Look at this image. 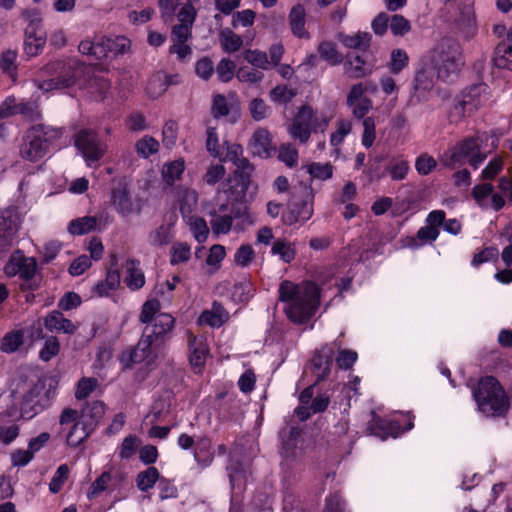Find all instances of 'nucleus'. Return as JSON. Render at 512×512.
Returning <instances> with one entry per match:
<instances>
[{
  "mask_svg": "<svg viewBox=\"0 0 512 512\" xmlns=\"http://www.w3.org/2000/svg\"><path fill=\"white\" fill-rule=\"evenodd\" d=\"M35 83L44 92L76 86L87 90L95 99H102L110 87L107 79L96 75L91 67L77 59L57 60L47 64Z\"/></svg>",
  "mask_w": 512,
  "mask_h": 512,
  "instance_id": "f257e3e1",
  "label": "nucleus"
},
{
  "mask_svg": "<svg viewBox=\"0 0 512 512\" xmlns=\"http://www.w3.org/2000/svg\"><path fill=\"white\" fill-rule=\"evenodd\" d=\"M159 311L160 302L157 299L148 300L143 304L139 319L142 323H152V329L148 333V328H146L145 335L139 340L136 347L122 353L120 361L123 367L129 368L134 364H143L146 369L152 370L156 366L157 355L153 343L168 334L175 324L172 315Z\"/></svg>",
  "mask_w": 512,
  "mask_h": 512,
  "instance_id": "f03ea898",
  "label": "nucleus"
},
{
  "mask_svg": "<svg viewBox=\"0 0 512 512\" xmlns=\"http://www.w3.org/2000/svg\"><path fill=\"white\" fill-rule=\"evenodd\" d=\"M279 297L284 303L288 318L295 323H304L318 308L320 290L316 284L309 281L301 284L283 281L279 286Z\"/></svg>",
  "mask_w": 512,
  "mask_h": 512,
  "instance_id": "7ed1b4c3",
  "label": "nucleus"
},
{
  "mask_svg": "<svg viewBox=\"0 0 512 512\" xmlns=\"http://www.w3.org/2000/svg\"><path fill=\"white\" fill-rule=\"evenodd\" d=\"M497 142V137L487 133L467 138L443 154V164L456 169L469 163L476 169L486 159L487 155L497 147Z\"/></svg>",
  "mask_w": 512,
  "mask_h": 512,
  "instance_id": "20e7f679",
  "label": "nucleus"
},
{
  "mask_svg": "<svg viewBox=\"0 0 512 512\" xmlns=\"http://www.w3.org/2000/svg\"><path fill=\"white\" fill-rule=\"evenodd\" d=\"M424 56L442 81L454 79L465 64L460 43L451 37L441 38Z\"/></svg>",
  "mask_w": 512,
  "mask_h": 512,
  "instance_id": "39448f33",
  "label": "nucleus"
},
{
  "mask_svg": "<svg viewBox=\"0 0 512 512\" xmlns=\"http://www.w3.org/2000/svg\"><path fill=\"white\" fill-rule=\"evenodd\" d=\"M473 397L478 410L485 416H502L510 407L509 398L503 386L493 376H486L479 380L473 389Z\"/></svg>",
  "mask_w": 512,
  "mask_h": 512,
  "instance_id": "423d86ee",
  "label": "nucleus"
},
{
  "mask_svg": "<svg viewBox=\"0 0 512 512\" xmlns=\"http://www.w3.org/2000/svg\"><path fill=\"white\" fill-rule=\"evenodd\" d=\"M16 393H20L18 409L23 420H31L43 412L51 405L53 398L51 390L46 389L44 382L40 380L24 381Z\"/></svg>",
  "mask_w": 512,
  "mask_h": 512,
  "instance_id": "0eeeda50",
  "label": "nucleus"
},
{
  "mask_svg": "<svg viewBox=\"0 0 512 512\" xmlns=\"http://www.w3.org/2000/svg\"><path fill=\"white\" fill-rule=\"evenodd\" d=\"M62 135V129L43 124L31 127L20 148L22 158L37 162L49 152L50 145Z\"/></svg>",
  "mask_w": 512,
  "mask_h": 512,
  "instance_id": "6e6552de",
  "label": "nucleus"
},
{
  "mask_svg": "<svg viewBox=\"0 0 512 512\" xmlns=\"http://www.w3.org/2000/svg\"><path fill=\"white\" fill-rule=\"evenodd\" d=\"M336 350L339 351L336 362L340 368L348 369L357 361L358 355L355 351L341 350L337 342L324 345L316 352L312 359L313 373L316 377V382L325 379L329 375Z\"/></svg>",
  "mask_w": 512,
  "mask_h": 512,
  "instance_id": "1a4fd4ad",
  "label": "nucleus"
},
{
  "mask_svg": "<svg viewBox=\"0 0 512 512\" xmlns=\"http://www.w3.org/2000/svg\"><path fill=\"white\" fill-rule=\"evenodd\" d=\"M328 124L329 118L327 116L315 112L311 107L305 105L298 110L292 123L287 128V132L292 139L305 144L312 132H324Z\"/></svg>",
  "mask_w": 512,
  "mask_h": 512,
  "instance_id": "9d476101",
  "label": "nucleus"
},
{
  "mask_svg": "<svg viewBox=\"0 0 512 512\" xmlns=\"http://www.w3.org/2000/svg\"><path fill=\"white\" fill-rule=\"evenodd\" d=\"M74 143L88 167L96 166L108 149L107 145L98 139L97 132L90 129L80 130L75 135Z\"/></svg>",
  "mask_w": 512,
  "mask_h": 512,
  "instance_id": "9b49d317",
  "label": "nucleus"
},
{
  "mask_svg": "<svg viewBox=\"0 0 512 512\" xmlns=\"http://www.w3.org/2000/svg\"><path fill=\"white\" fill-rule=\"evenodd\" d=\"M474 0H459L457 16L454 19L456 30L466 39L472 38L477 32V19Z\"/></svg>",
  "mask_w": 512,
  "mask_h": 512,
  "instance_id": "f8f14e48",
  "label": "nucleus"
},
{
  "mask_svg": "<svg viewBox=\"0 0 512 512\" xmlns=\"http://www.w3.org/2000/svg\"><path fill=\"white\" fill-rule=\"evenodd\" d=\"M20 226V217L12 209L0 212V253L9 249L16 240Z\"/></svg>",
  "mask_w": 512,
  "mask_h": 512,
  "instance_id": "ddd939ff",
  "label": "nucleus"
},
{
  "mask_svg": "<svg viewBox=\"0 0 512 512\" xmlns=\"http://www.w3.org/2000/svg\"><path fill=\"white\" fill-rule=\"evenodd\" d=\"M37 263L33 257H26L21 251H15L4 267L9 277L19 276L22 279H31L36 272Z\"/></svg>",
  "mask_w": 512,
  "mask_h": 512,
  "instance_id": "4468645a",
  "label": "nucleus"
},
{
  "mask_svg": "<svg viewBox=\"0 0 512 512\" xmlns=\"http://www.w3.org/2000/svg\"><path fill=\"white\" fill-rule=\"evenodd\" d=\"M187 343L190 364L196 373H201L209 355L206 339L202 336H195L191 332H187Z\"/></svg>",
  "mask_w": 512,
  "mask_h": 512,
  "instance_id": "2eb2a0df",
  "label": "nucleus"
},
{
  "mask_svg": "<svg viewBox=\"0 0 512 512\" xmlns=\"http://www.w3.org/2000/svg\"><path fill=\"white\" fill-rule=\"evenodd\" d=\"M17 114L23 115L31 120H36L41 115L36 103L17 101L14 97H8L0 105L1 117L7 118Z\"/></svg>",
  "mask_w": 512,
  "mask_h": 512,
  "instance_id": "dca6fc26",
  "label": "nucleus"
},
{
  "mask_svg": "<svg viewBox=\"0 0 512 512\" xmlns=\"http://www.w3.org/2000/svg\"><path fill=\"white\" fill-rule=\"evenodd\" d=\"M472 196L475 202L482 209H493L499 211L505 206V199L501 194L494 193V188L491 184L484 183L476 185L472 190Z\"/></svg>",
  "mask_w": 512,
  "mask_h": 512,
  "instance_id": "f3484780",
  "label": "nucleus"
},
{
  "mask_svg": "<svg viewBox=\"0 0 512 512\" xmlns=\"http://www.w3.org/2000/svg\"><path fill=\"white\" fill-rule=\"evenodd\" d=\"M111 204L115 211L123 217L139 212V209L133 203L128 185L125 182H119L112 188Z\"/></svg>",
  "mask_w": 512,
  "mask_h": 512,
  "instance_id": "a211bd4d",
  "label": "nucleus"
},
{
  "mask_svg": "<svg viewBox=\"0 0 512 512\" xmlns=\"http://www.w3.org/2000/svg\"><path fill=\"white\" fill-rule=\"evenodd\" d=\"M46 43V34L39 22H30L25 30L24 51L33 57L38 55Z\"/></svg>",
  "mask_w": 512,
  "mask_h": 512,
  "instance_id": "6ab92c4d",
  "label": "nucleus"
},
{
  "mask_svg": "<svg viewBox=\"0 0 512 512\" xmlns=\"http://www.w3.org/2000/svg\"><path fill=\"white\" fill-rule=\"evenodd\" d=\"M249 147L253 155L263 159L272 157L276 152V148L272 143L271 134L265 128H259L253 133Z\"/></svg>",
  "mask_w": 512,
  "mask_h": 512,
  "instance_id": "aec40b11",
  "label": "nucleus"
},
{
  "mask_svg": "<svg viewBox=\"0 0 512 512\" xmlns=\"http://www.w3.org/2000/svg\"><path fill=\"white\" fill-rule=\"evenodd\" d=\"M413 423L409 421L406 428L402 429L397 421L391 420H382L379 417H376V415L373 413L372 421L369 425L370 432L381 438L382 440H385L387 437H398L401 433L404 431H408L412 429Z\"/></svg>",
  "mask_w": 512,
  "mask_h": 512,
  "instance_id": "412c9836",
  "label": "nucleus"
},
{
  "mask_svg": "<svg viewBox=\"0 0 512 512\" xmlns=\"http://www.w3.org/2000/svg\"><path fill=\"white\" fill-rule=\"evenodd\" d=\"M120 279L121 277L118 268L114 267V264H112L106 272L105 279L97 282L93 286L91 296L100 298L110 296L118 289Z\"/></svg>",
  "mask_w": 512,
  "mask_h": 512,
  "instance_id": "4be33fe9",
  "label": "nucleus"
},
{
  "mask_svg": "<svg viewBox=\"0 0 512 512\" xmlns=\"http://www.w3.org/2000/svg\"><path fill=\"white\" fill-rule=\"evenodd\" d=\"M175 219L162 223L155 229L151 230L147 236L148 244L153 248H162L168 245L174 238Z\"/></svg>",
  "mask_w": 512,
  "mask_h": 512,
  "instance_id": "5701e85b",
  "label": "nucleus"
},
{
  "mask_svg": "<svg viewBox=\"0 0 512 512\" xmlns=\"http://www.w3.org/2000/svg\"><path fill=\"white\" fill-rule=\"evenodd\" d=\"M191 34H187L186 29H172L171 40L172 45L169 47V52L175 54L177 59L183 61L190 57L192 49L187 41L190 39Z\"/></svg>",
  "mask_w": 512,
  "mask_h": 512,
  "instance_id": "b1692460",
  "label": "nucleus"
},
{
  "mask_svg": "<svg viewBox=\"0 0 512 512\" xmlns=\"http://www.w3.org/2000/svg\"><path fill=\"white\" fill-rule=\"evenodd\" d=\"M437 72L432 65L427 64V58L422 57L420 67L415 75V89L429 91L435 84Z\"/></svg>",
  "mask_w": 512,
  "mask_h": 512,
  "instance_id": "393cba45",
  "label": "nucleus"
},
{
  "mask_svg": "<svg viewBox=\"0 0 512 512\" xmlns=\"http://www.w3.org/2000/svg\"><path fill=\"white\" fill-rule=\"evenodd\" d=\"M44 325L51 332L73 334L76 331V326L59 311L49 313L44 319Z\"/></svg>",
  "mask_w": 512,
  "mask_h": 512,
  "instance_id": "a878e982",
  "label": "nucleus"
},
{
  "mask_svg": "<svg viewBox=\"0 0 512 512\" xmlns=\"http://www.w3.org/2000/svg\"><path fill=\"white\" fill-rule=\"evenodd\" d=\"M185 171V161L178 158L163 164L161 168V178L167 186H173L176 181L181 179Z\"/></svg>",
  "mask_w": 512,
  "mask_h": 512,
  "instance_id": "bb28decb",
  "label": "nucleus"
},
{
  "mask_svg": "<svg viewBox=\"0 0 512 512\" xmlns=\"http://www.w3.org/2000/svg\"><path fill=\"white\" fill-rule=\"evenodd\" d=\"M229 318V314L219 303H213L210 310H205L198 318L200 325H209L211 327H220Z\"/></svg>",
  "mask_w": 512,
  "mask_h": 512,
  "instance_id": "cd10ccee",
  "label": "nucleus"
},
{
  "mask_svg": "<svg viewBox=\"0 0 512 512\" xmlns=\"http://www.w3.org/2000/svg\"><path fill=\"white\" fill-rule=\"evenodd\" d=\"M178 203L183 219L193 215L198 205V193L191 188H181L178 191Z\"/></svg>",
  "mask_w": 512,
  "mask_h": 512,
  "instance_id": "c85d7f7f",
  "label": "nucleus"
},
{
  "mask_svg": "<svg viewBox=\"0 0 512 512\" xmlns=\"http://www.w3.org/2000/svg\"><path fill=\"white\" fill-rule=\"evenodd\" d=\"M193 456L195 461L203 467H207L211 464L213 460V452L211 440L208 437L199 436L196 438Z\"/></svg>",
  "mask_w": 512,
  "mask_h": 512,
  "instance_id": "c756f323",
  "label": "nucleus"
},
{
  "mask_svg": "<svg viewBox=\"0 0 512 512\" xmlns=\"http://www.w3.org/2000/svg\"><path fill=\"white\" fill-rule=\"evenodd\" d=\"M126 276L125 283L131 290H138L145 284V276L140 269L139 261L129 259L125 264Z\"/></svg>",
  "mask_w": 512,
  "mask_h": 512,
  "instance_id": "7c9ffc66",
  "label": "nucleus"
},
{
  "mask_svg": "<svg viewBox=\"0 0 512 512\" xmlns=\"http://www.w3.org/2000/svg\"><path fill=\"white\" fill-rule=\"evenodd\" d=\"M226 146V155L221 158H219L222 161H230L232 162L237 168L242 169L243 171L247 172L251 170V165L243 156V148L239 144H228L225 143Z\"/></svg>",
  "mask_w": 512,
  "mask_h": 512,
  "instance_id": "2f4dec72",
  "label": "nucleus"
},
{
  "mask_svg": "<svg viewBox=\"0 0 512 512\" xmlns=\"http://www.w3.org/2000/svg\"><path fill=\"white\" fill-rule=\"evenodd\" d=\"M92 430L91 425L79 419L71 426L66 435L67 444L72 447H77L90 435Z\"/></svg>",
  "mask_w": 512,
  "mask_h": 512,
  "instance_id": "473e14b6",
  "label": "nucleus"
},
{
  "mask_svg": "<svg viewBox=\"0 0 512 512\" xmlns=\"http://www.w3.org/2000/svg\"><path fill=\"white\" fill-rule=\"evenodd\" d=\"M104 414V403L101 401H93L83 408L79 419L85 421L94 429L95 425L103 418Z\"/></svg>",
  "mask_w": 512,
  "mask_h": 512,
  "instance_id": "72a5a7b5",
  "label": "nucleus"
},
{
  "mask_svg": "<svg viewBox=\"0 0 512 512\" xmlns=\"http://www.w3.org/2000/svg\"><path fill=\"white\" fill-rule=\"evenodd\" d=\"M186 224L189 227L190 232L192 233L194 239L198 243H204L209 235V227L206 221L198 217L196 215H191L189 217L184 218Z\"/></svg>",
  "mask_w": 512,
  "mask_h": 512,
  "instance_id": "f704fd0d",
  "label": "nucleus"
},
{
  "mask_svg": "<svg viewBox=\"0 0 512 512\" xmlns=\"http://www.w3.org/2000/svg\"><path fill=\"white\" fill-rule=\"evenodd\" d=\"M99 221L93 216H84L72 220L68 225V231L72 235H83L98 229Z\"/></svg>",
  "mask_w": 512,
  "mask_h": 512,
  "instance_id": "c9c22d12",
  "label": "nucleus"
},
{
  "mask_svg": "<svg viewBox=\"0 0 512 512\" xmlns=\"http://www.w3.org/2000/svg\"><path fill=\"white\" fill-rule=\"evenodd\" d=\"M493 60L496 67L512 70V42L502 41L495 49Z\"/></svg>",
  "mask_w": 512,
  "mask_h": 512,
  "instance_id": "e433bc0d",
  "label": "nucleus"
},
{
  "mask_svg": "<svg viewBox=\"0 0 512 512\" xmlns=\"http://www.w3.org/2000/svg\"><path fill=\"white\" fill-rule=\"evenodd\" d=\"M103 47L106 48V57L109 54H124L130 49V40L125 36L102 37Z\"/></svg>",
  "mask_w": 512,
  "mask_h": 512,
  "instance_id": "4c0bfd02",
  "label": "nucleus"
},
{
  "mask_svg": "<svg viewBox=\"0 0 512 512\" xmlns=\"http://www.w3.org/2000/svg\"><path fill=\"white\" fill-rule=\"evenodd\" d=\"M24 332L21 329H15L7 332L1 339L0 350L4 353L11 354L16 352L23 344Z\"/></svg>",
  "mask_w": 512,
  "mask_h": 512,
  "instance_id": "58836bf2",
  "label": "nucleus"
},
{
  "mask_svg": "<svg viewBox=\"0 0 512 512\" xmlns=\"http://www.w3.org/2000/svg\"><path fill=\"white\" fill-rule=\"evenodd\" d=\"M289 22L295 36L302 38L308 35L305 30V10L301 5L298 4L291 9Z\"/></svg>",
  "mask_w": 512,
  "mask_h": 512,
  "instance_id": "ea45409f",
  "label": "nucleus"
},
{
  "mask_svg": "<svg viewBox=\"0 0 512 512\" xmlns=\"http://www.w3.org/2000/svg\"><path fill=\"white\" fill-rule=\"evenodd\" d=\"M299 436L300 429L297 427L285 428L280 432L282 451L287 457L294 454Z\"/></svg>",
  "mask_w": 512,
  "mask_h": 512,
  "instance_id": "a19ab883",
  "label": "nucleus"
},
{
  "mask_svg": "<svg viewBox=\"0 0 512 512\" xmlns=\"http://www.w3.org/2000/svg\"><path fill=\"white\" fill-rule=\"evenodd\" d=\"M208 214L212 216L210 225L213 234L218 236L227 234L231 230L233 218L230 215H219L215 208L208 211Z\"/></svg>",
  "mask_w": 512,
  "mask_h": 512,
  "instance_id": "79ce46f5",
  "label": "nucleus"
},
{
  "mask_svg": "<svg viewBox=\"0 0 512 512\" xmlns=\"http://www.w3.org/2000/svg\"><path fill=\"white\" fill-rule=\"evenodd\" d=\"M196 15V9L191 3L184 4L177 14L179 24L175 25L173 29H186L187 34H191Z\"/></svg>",
  "mask_w": 512,
  "mask_h": 512,
  "instance_id": "37998d69",
  "label": "nucleus"
},
{
  "mask_svg": "<svg viewBox=\"0 0 512 512\" xmlns=\"http://www.w3.org/2000/svg\"><path fill=\"white\" fill-rule=\"evenodd\" d=\"M338 40L348 48L360 49L369 45L371 35L367 32H358L355 35L338 34Z\"/></svg>",
  "mask_w": 512,
  "mask_h": 512,
  "instance_id": "c03bdc74",
  "label": "nucleus"
},
{
  "mask_svg": "<svg viewBox=\"0 0 512 512\" xmlns=\"http://www.w3.org/2000/svg\"><path fill=\"white\" fill-rule=\"evenodd\" d=\"M320 57L330 65H337L342 62L343 56L338 52L336 44L331 41H323L318 46Z\"/></svg>",
  "mask_w": 512,
  "mask_h": 512,
  "instance_id": "a18cd8bd",
  "label": "nucleus"
},
{
  "mask_svg": "<svg viewBox=\"0 0 512 512\" xmlns=\"http://www.w3.org/2000/svg\"><path fill=\"white\" fill-rule=\"evenodd\" d=\"M219 40L223 50L228 53L238 51L243 43L242 37L230 29L222 30L220 32Z\"/></svg>",
  "mask_w": 512,
  "mask_h": 512,
  "instance_id": "49530a36",
  "label": "nucleus"
},
{
  "mask_svg": "<svg viewBox=\"0 0 512 512\" xmlns=\"http://www.w3.org/2000/svg\"><path fill=\"white\" fill-rule=\"evenodd\" d=\"M113 482L112 471H104L92 484L88 492V498L92 499L100 495L102 492L110 489Z\"/></svg>",
  "mask_w": 512,
  "mask_h": 512,
  "instance_id": "de8ad7c7",
  "label": "nucleus"
},
{
  "mask_svg": "<svg viewBox=\"0 0 512 512\" xmlns=\"http://www.w3.org/2000/svg\"><path fill=\"white\" fill-rule=\"evenodd\" d=\"M159 142L152 136L145 135L135 143V150L142 158H148L159 151Z\"/></svg>",
  "mask_w": 512,
  "mask_h": 512,
  "instance_id": "09e8293b",
  "label": "nucleus"
},
{
  "mask_svg": "<svg viewBox=\"0 0 512 512\" xmlns=\"http://www.w3.org/2000/svg\"><path fill=\"white\" fill-rule=\"evenodd\" d=\"M159 479V471L155 467H149L137 475L136 484L139 490L146 492L151 489Z\"/></svg>",
  "mask_w": 512,
  "mask_h": 512,
  "instance_id": "8fccbe9b",
  "label": "nucleus"
},
{
  "mask_svg": "<svg viewBox=\"0 0 512 512\" xmlns=\"http://www.w3.org/2000/svg\"><path fill=\"white\" fill-rule=\"evenodd\" d=\"M191 258V247L185 242H176L170 248V263L178 265L186 263Z\"/></svg>",
  "mask_w": 512,
  "mask_h": 512,
  "instance_id": "3c124183",
  "label": "nucleus"
},
{
  "mask_svg": "<svg viewBox=\"0 0 512 512\" xmlns=\"http://www.w3.org/2000/svg\"><path fill=\"white\" fill-rule=\"evenodd\" d=\"M410 170L409 162L403 157L398 156L391 160L388 172L392 180L400 181L406 178Z\"/></svg>",
  "mask_w": 512,
  "mask_h": 512,
  "instance_id": "603ef678",
  "label": "nucleus"
},
{
  "mask_svg": "<svg viewBox=\"0 0 512 512\" xmlns=\"http://www.w3.org/2000/svg\"><path fill=\"white\" fill-rule=\"evenodd\" d=\"M172 83H173L172 80H170L167 76L157 73L156 75L151 77V79L149 80L147 88H146L147 93L151 97L156 98V97L160 96L161 94H163L166 91L168 85H170Z\"/></svg>",
  "mask_w": 512,
  "mask_h": 512,
  "instance_id": "864d4df0",
  "label": "nucleus"
},
{
  "mask_svg": "<svg viewBox=\"0 0 512 512\" xmlns=\"http://www.w3.org/2000/svg\"><path fill=\"white\" fill-rule=\"evenodd\" d=\"M309 175L316 180L325 181L332 177L333 166L330 163L312 162L306 165Z\"/></svg>",
  "mask_w": 512,
  "mask_h": 512,
  "instance_id": "5fc2aeb1",
  "label": "nucleus"
},
{
  "mask_svg": "<svg viewBox=\"0 0 512 512\" xmlns=\"http://www.w3.org/2000/svg\"><path fill=\"white\" fill-rule=\"evenodd\" d=\"M271 253L277 255L285 263H290L296 255L293 245L286 240H277L273 243Z\"/></svg>",
  "mask_w": 512,
  "mask_h": 512,
  "instance_id": "6e6d98bb",
  "label": "nucleus"
},
{
  "mask_svg": "<svg viewBox=\"0 0 512 512\" xmlns=\"http://www.w3.org/2000/svg\"><path fill=\"white\" fill-rule=\"evenodd\" d=\"M439 236V229L437 227H433L430 225L421 227L417 232V238H412L410 240L409 246L412 248H416L419 245L433 242Z\"/></svg>",
  "mask_w": 512,
  "mask_h": 512,
  "instance_id": "4d7b16f0",
  "label": "nucleus"
},
{
  "mask_svg": "<svg viewBox=\"0 0 512 512\" xmlns=\"http://www.w3.org/2000/svg\"><path fill=\"white\" fill-rule=\"evenodd\" d=\"M79 52L83 55H91L96 59H102L106 57V48L103 47L101 38L97 42H92L85 39L79 44Z\"/></svg>",
  "mask_w": 512,
  "mask_h": 512,
  "instance_id": "13d9d810",
  "label": "nucleus"
},
{
  "mask_svg": "<svg viewBox=\"0 0 512 512\" xmlns=\"http://www.w3.org/2000/svg\"><path fill=\"white\" fill-rule=\"evenodd\" d=\"M352 123L349 120L341 119L337 121L336 130L331 134L330 143L333 147H339L345 137L350 134Z\"/></svg>",
  "mask_w": 512,
  "mask_h": 512,
  "instance_id": "bf43d9fd",
  "label": "nucleus"
},
{
  "mask_svg": "<svg viewBox=\"0 0 512 512\" xmlns=\"http://www.w3.org/2000/svg\"><path fill=\"white\" fill-rule=\"evenodd\" d=\"M234 102H236L234 96H231V100L229 101L224 95H214L212 102L213 115L215 117L227 116Z\"/></svg>",
  "mask_w": 512,
  "mask_h": 512,
  "instance_id": "052dcab7",
  "label": "nucleus"
},
{
  "mask_svg": "<svg viewBox=\"0 0 512 512\" xmlns=\"http://www.w3.org/2000/svg\"><path fill=\"white\" fill-rule=\"evenodd\" d=\"M409 62L408 54L403 49H394L391 52L390 62L388 64L389 70L394 73L398 74L401 72Z\"/></svg>",
  "mask_w": 512,
  "mask_h": 512,
  "instance_id": "680f3d73",
  "label": "nucleus"
},
{
  "mask_svg": "<svg viewBox=\"0 0 512 512\" xmlns=\"http://www.w3.org/2000/svg\"><path fill=\"white\" fill-rule=\"evenodd\" d=\"M278 159L289 168L296 167L298 165V151L291 144H282L278 150Z\"/></svg>",
  "mask_w": 512,
  "mask_h": 512,
  "instance_id": "e2e57ef3",
  "label": "nucleus"
},
{
  "mask_svg": "<svg viewBox=\"0 0 512 512\" xmlns=\"http://www.w3.org/2000/svg\"><path fill=\"white\" fill-rule=\"evenodd\" d=\"M244 58L255 68L267 70L270 67V62L265 52L259 50H247L244 53Z\"/></svg>",
  "mask_w": 512,
  "mask_h": 512,
  "instance_id": "0e129e2a",
  "label": "nucleus"
},
{
  "mask_svg": "<svg viewBox=\"0 0 512 512\" xmlns=\"http://www.w3.org/2000/svg\"><path fill=\"white\" fill-rule=\"evenodd\" d=\"M225 175L226 169L222 164H211L203 175V181L208 185H215L224 179Z\"/></svg>",
  "mask_w": 512,
  "mask_h": 512,
  "instance_id": "69168bd1",
  "label": "nucleus"
},
{
  "mask_svg": "<svg viewBox=\"0 0 512 512\" xmlns=\"http://www.w3.org/2000/svg\"><path fill=\"white\" fill-rule=\"evenodd\" d=\"M236 77L240 82L256 84L263 79L264 74L255 68L244 66L238 69Z\"/></svg>",
  "mask_w": 512,
  "mask_h": 512,
  "instance_id": "338daca9",
  "label": "nucleus"
},
{
  "mask_svg": "<svg viewBox=\"0 0 512 512\" xmlns=\"http://www.w3.org/2000/svg\"><path fill=\"white\" fill-rule=\"evenodd\" d=\"M295 95V91L286 85H278L270 91L271 101L279 104L288 103Z\"/></svg>",
  "mask_w": 512,
  "mask_h": 512,
  "instance_id": "774afa93",
  "label": "nucleus"
}]
</instances>
